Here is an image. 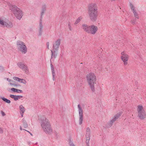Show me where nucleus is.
<instances>
[{"label": "nucleus", "mask_w": 146, "mask_h": 146, "mask_svg": "<svg viewBox=\"0 0 146 146\" xmlns=\"http://www.w3.org/2000/svg\"><path fill=\"white\" fill-rule=\"evenodd\" d=\"M41 127L43 131L47 134H51L52 129L48 119L44 116L42 117L40 119Z\"/></svg>", "instance_id": "nucleus-1"}, {"label": "nucleus", "mask_w": 146, "mask_h": 146, "mask_svg": "<svg viewBox=\"0 0 146 146\" xmlns=\"http://www.w3.org/2000/svg\"><path fill=\"white\" fill-rule=\"evenodd\" d=\"M98 7L95 3L91 4L89 6L88 13L90 19L92 21H95L97 19L98 16Z\"/></svg>", "instance_id": "nucleus-2"}, {"label": "nucleus", "mask_w": 146, "mask_h": 146, "mask_svg": "<svg viewBox=\"0 0 146 146\" xmlns=\"http://www.w3.org/2000/svg\"><path fill=\"white\" fill-rule=\"evenodd\" d=\"M6 2L9 7L10 9L11 10L15 17L18 19L20 20L23 15L22 11L16 6L12 5L7 1Z\"/></svg>", "instance_id": "nucleus-3"}, {"label": "nucleus", "mask_w": 146, "mask_h": 146, "mask_svg": "<svg viewBox=\"0 0 146 146\" xmlns=\"http://www.w3.org/2000/svg\"><path fill=\"white\" fill-rule=\"evenodd\" d=\"M86 79L92 91L93 92H94V83L96 80V76L93 73H90L87 74Z\"/></svg>", "instance_id": "nucleus-4"}, {"label": "nucleus", "mask_w": 146, "mask_h": 146, "mask_svg": "<svg viewBox=\"0 0 146 146\" xmlns=\"http://www.w3.org/2000/svg\"><path fill=\"white\" fill-rule=\"evenodd\" d=\"M137 111L139 118L141 120L145 119L146 117V112L142 105H139L137 106Z\"/></svg>", "instance_id": "nucleus-5"}, {"label": "nucleus", "mask_w": 146, "mask_h": 146, "mask_svg": "<svg viewBox=\"0 0 146 146\" xmlns=\"http://www.w3.org/2000/svg\"><path fill=\"white\" fill-rule=\"evenodd\" d=\"M17 47L19 51L23 54H25L27 52V48L25 45V43L23 42L18 40L16 43Z\"/></svg>", "instance_id": "nucleus-6"}, {"label": "nucleus", "mask_w": 146, "mask_h": 146, "mask_svg": "<svg viewBox=\"0 0 146 146\" xmlns=\"http://www.w3.org/2000/svg\"><path fill=\"white\" fill-rule=\"evenodd\" d=\"M78 108L79 116V124L81 125L83 121V110L80 104L78 105Z\"/></svg>", "instance_id": "nucleus-7"}, {"label": "nucleus", "mask_w": 146, "mask_h": 146, "mask_svg": "<svg viewBox=\"0 0 146 146\" xmlns=\"http://www.w3.org/2000/svg\"><path fill=\"white\" fill-rule=\"evenodd\" d=\"M2 21V24H0V25L8 28H11L13 27V25L12 22L8 20L4 21L3 20Z\"/></svg>", "instance_id": "nucleus-8"}, {"label": "nucleus", "mask_w": 146, "mask_h": 146, "mask_svg": "<svg viewBox=\"0 0 146 146\" xmlns=\"http://www.w3.org/2000/svg\"><path fill=\"white\" fill-rule=\"evenodd\" d=\"M122 112L120 111L115 115L114 116V117L111 120L109 123H108V124L109 125V127H111L113 123L119 118V116L122 114Z\"/></svg>", "instance_id": "nucleus-9"}, {"label": "nucleus", "mask_w": 146, "mask_h": 146, "mask_svg": "<svg viewBox=\"0 0 146 146\" xmlns=\"http://www.w3.org/2000/svg\"><path fill=\"white\" fill-rule=\"evenodd\" d=\"M121 60L124 62V64L125 65H126L127 64V61L128 60L129 56L125 53L124 52L121 53Z\"/></svg>", "instance_id": "nucleus-10"}, {"label": "nucleus", "mask_w": 146, "mask_h": 146, "mask_svg": "<svg viewBox=\"0 0 146 146\" xmlns=\"http://www.w3.org/2000/svg\"><path fill=\"white\" fill-rule=\"evenodd\" d=\"M61 40L59 39L56 40L53 44V50L58 51L60 44Z\"/></svg>", "instance_id": "nucleus-11"}, {"label": "nucleus", "mask_w": 146, "mask_h": 146, "mask_svg": "<svg viewBox=\"0 0 146 146\" xmlns=\"http://www.w3.org/2000/svg\"><path fill=\"white\" fill-rule=\"evenodd\" d=\"M17 65L20 68L25 71L26 72H28V69L27 66L24 64V63L22 62H19L17 63Z\"/></svg>", "instance_id": "nucleus-12"}, {"label": "nucleus", "mask_w": 146, "mask_h": 146, "mask_svg": "<svg viewBox=\"0 0 146 146\" xmlns=\"http://www.w3.org/2000/svg\"><path fill=\"white\" fill-rule=\"evenodd\" d=\"M98 30V28L97 26L94 25H90L89 33L94 35L96 33Z\"/></svg>", "instance_id": "nucleus-13"}, {"label": "nucleus", "mask_w": 146, "mask_h": 146, "mask_svg": "<svg viewBox=\"0 0 146 146\" xmlns=\"http://www.w3.org/2000/svg\"><path fill=\"white\" fill-rule=\"evenodd\" d=\"M130 6L131 10L133 11L135 17L137 19H139V17L138 16V14L137 13L133 5L131 3H130Z\"/></svg>", "instance_id": "nucleus-14"}, {"label": "nucleus", "mask_w": 146, "mask_h": 146, "mask_svg": "<svg viewBox=\"0 0 146 146\" xmlns=\"http://www.w3.org/2000/svg\"><path fill=\"white\" fill-rule=\"evenodd\" d=\"M42 20L40 19L39 23V27L38 30V33L39 35L41 36L42 35L43 32V26L42 25Z\"/></svg>", "instance_id": "nucleus-15"}, {"label": "nucleus", "mask_w": 146, "mask_h": 146, "mask_svg": "<svg viewBox=\"0 0 146 146\" xmlns=\"http://www.w3.org/2000/svg\"><path fill=\"white\" fill-rule=\"evenodd\" d=\"M90 26L86 24H83L82 25V28L85 32L88 33L90 30Z\"/></svg>", "instance_id": "nucleus-16"}, {"label": "nucleus", "mask_w": 146, "mask_h": 146, "mask_svg": "<svg viewBox=\"0 0 146 146\" xmlns=\"http://www.w3.org/2000/svg\"><path fill=\"white\" fill-rule=\"evenodd\" d=\"M46 5H44L42 6L41 11L40 12L41 17L40 19L42 20V16L43 15L46 10Z\"/></svg>", "instance_id": "nucleus-17"}, {"label": "nucleus", "mask_w": 146, "mask_h": 146, "mask_svg": "<svg viewBox=\"0 0 146 146\" xmlns=\"http://www.w3.org/2000/svg\"><path fill=\"white\" fill-rule=\"evenodd\" d=\"M57 51H55L54 50H51V61L53 59H55L56 58L57 56V54L56 53V52Z\"/></svg>", "instance_id": "nucleus-18"}, {"label": "nucleus", "mask_w": 146, "mask_h": 146, "mask_svg": "<svg viewBox=\"0 0 146 146\" xmlns=\"http://www.w3.org/2000/svg\"><path fill=\"white\" fill-rule=\"evenodd\" d=\"M90 129L88 127H87L86 129V137H90Z\"/></svg>", "instance_id": "nucleus-19"}, {"label": "nucleus", "mask_w": 146, "mask_h": 146, "mask_svg": "<svg viewBox=\"0 0 146 146\" xmlns=\"http://www.w3.org/2000/svg\"><path fill=\"white\" fill-rule=\"evenodd\" d=\"M11 91L14 92L18 93H22L23 91L20 90H17L14 88H11Z\"/></svg>", "instance_id": "nucleus-20"}, {"label": "nucleus", "mask_w": 146, "mask_h": 146, "mask_svg": "<svg viewBox=\"0 0 146 146\" xmlns=\"http://www.w3.org/2000/svg\"><path fill=\"white\" fill-rule=\"evenodd\" d=\"M22 122L23 123V125L24 127L25 128H26L28 127V124L26 120L24 119H22Z\"/></svg>", "instance_id": "nucleus-21"}, {"label": "nucleus", "mask_w": 146, "mask_h": 146, "mask_svg": "<svg viewBox=\"0 0 146 146\" xmlns=\"http://www.w3.org/2000/svg\"><path fill=\"white\" fill-rule=\"evenodd\" d=\"M19 110H20L21 112H22L24 113L25 111V108L22 105H21L19 107Z\"/></svg>", "instance_id": "nucleus-22"}, {"label": "nucleus", "mask_w": 146, "mask_h": 146, "mask_svg": "<svg viewBox=\"0 0 146 146\" xmlns=\"http://www.w3.org/2000/svg\"><path fill=\"white\" fill-rule=\"evenodd\" d=\"M10 97L11 98L14 99V100L15 101H16L18 100L17 96H15L11 94L10 95Z\"/></svg>", "instance_id": "nucleus-23"}, {"label": "nucleus", "mask_w": 146, "mask_h": 146, "mask_svg": "<svg viewBox=\"0 0 146 146\" xmlns=\"http://www.w3.org/2000/svg\"><path fill=\"white\" fill-rule=\"evenodd\" d=\"M1 99L3 101L8 104H10L11 103V101L10 100H9L4 97H1Z\"/></svg>", "instance_id": "nucleus-24"}, {"label": "nucleus", "mask_w": 146, "mask_h": 146, "mask_svg": "<svg viewBox=\"0 0 146 146\" xmlns=\"http://www.w3.org/2000/svg\"><path fill=\"white\" fill-rule=\"evenodd\" d=\"M82 19V17H79L75 21L74 23V25H76L77 24L81 21Z\"/></svg>", "instance_id": "nucleus-25"}, {"label": "nucleus", "mask_w": 146, "mask_h": 146, "mask_svg": "<svg viewBox=\"0 0 146 146\" xmlns=\"http://www.w3.org/2000/svg\"><path fill=\"white\" fill-rule=\"evenodd\" d=\"M50 62L51 63L50 66H51V70H52V73H54V72H55L54 68V66H53V65L52 64V62L51 61V60H50Z\"/></svg>", "instance_id": "nucleus-26"}, {"label": "nucleus", "mask_w": 146, "mask_h": 146, "mask_svg": "<svg viewBox=\"0 0 146 146\" xmlns=\"http://www.w3.org/2000/svg\"><path fill=\"white\" fill-rule=\"evenodd\" d=\"M69 144L70 146H75L74 144L71 141L70 139H69L68 141Z\"/></svg>", "instance_id": "nucleus-27"}, {"label": "nucleus", "mask_w": 146, "mask_h": 146, "mask_svg": "<svg viewBox=\"0 0 146 146\" xmlns=\"http://www.w3.org/2000/svg\"><path fill=\"white\" fill-rule=\"evenodd\" d=\"M10 84L11 85H13L14 87L15 86H17V85L15 84V82L13 80H11L10 83Z\"/></svg>", "instance_id": "nucleus-28"}, {"label": "nucleus", "mask_w": 146, "mask_h": 146, "mask_svg": "<svg viewBox=\"0 0 146 146\" xmlns=\"http://www.w3.org/2000/svg\"><path fill=\"white\" fill-rule=\"evenodd\" d=\"M20 80V81L19 82H20L24 84H26L27 82L25 79L21 78Z\"/></svg>", "instance_id": "nucleus-29"}, {"label": "nucleus", "mask_w": 146, "mask_h": 146, "mask_svg": "<svg viewBox=\"0 0 146 146\" xmlns=\"http://www.w3.org/2000/svg\"><path fill=\"white\" fill-rule=\"evenodd\" d=\"M13 78L14 80H15L17 82H19L20 81V80L21 78H18L17 77H13Z\"/></svg>", "instance_id": "nucleus-30"}, {"label": "nucleus", "mask_w": 146, "mask_h": 146, "mask_svg": "<svg viewBox=\"0 0 146 146\" xmlns=\"http://www.w3.org/2000/svg\"><path fill=\"white\" fill-rule=\"evenodd\" d=\"M86 137V145H89V141L90 139V137Z\"/></svg>", "instance_id": "nucleus-31"}, {"label": "nucleus", "mask_w": 146, "mask_h": 146, "mask_svg": "<svg viewBox=\"0 0 146 146\" xmlns=\"http://www.w3.org/2000/svg\"><path fill=\"white\" fill-rule=\"evenodd\" d=\"M68 27L69 30L70 31H72V28L71 27V24L70 23H69L68 25Z\"/></svg>", "instance_id": "nucleus-32"}, {"label": "nucleus", "mask_w": 146, "mask_h": 146, "mask_svg": "<svg viewBox=\"0 0 146 146\" xmlns=\"http://www.w3.org/2000/svg\"><path fill=\"white\" fill-rule=\"evenodd\" d=\"M4 70L3 67L1 66H0V72H2Z\"/></svg>", "instance_id": "nucleus-33"}, {"label": "nucleus", "mask_w": 146, "mask_h": 146, "mask_svg": "<svg viewBox=\"0 0 146 146\" xmlns=\"http://www.w3.org/2000/svg\"><path fill=\"white\" fill-rule=\"evenodd\" d=\"M52 79H53V80L54 81L55 80V77H54L55 75V72L52 73Z\"/></svg>", "instance_id": "nucleus-34"}, {"label": "nucleus", "mask_w": 146, "mask_h": 146, "mask_svg": "<svg viewBox=\"0 0 146 146\" xmlns=\"http://www.w3.org/2000/svg\"><path fill=\"white\" fill-rule=\"evenodd\" d=\"M136 21V20L135 19L131 21V23L133 25H134L135 24V22Z\"/></svg>", "instance_id": "nucleus-35"}, {"label": "nucleus", "mask_w": 146, "mask_h": 146, "mask_svg": "<svg viewBox=\"0 0 146 146\" xmlns=\"http://www.w3.org/2000/svg\"><path fill=\"white\" fill-rule=\"evenodd\" d=\"M49 42H47L46 43V47L48 49H49Z\"/></svg>", "instance_id": "nucleus-36"}, {"label": "nucleus", "mask_w": 146, "mask_h": 146, "mask_svg": "<svg viewBox=\"0 0 146 146\" xmlns=\"http://www.w3.org/2000/svg\"><path fill=\"white\" fill-rule=\"evenodd\" d=\"M3 132V130L2 129V128L0 127V133H2Z\"/></svg>", "instance_id": "nucleus-37"}, {"label": "nucleus", "mask_w": 146, "mask_h": 146, "mask_svg": "<svg viewBox=\"0 0 146 146\" xmlns=\"http://www.w3.org/2000/svg\"><path fill=\"white\" fill-rule=\"evenodd\" d=\"M1 113L2 115L3 116H5V113L4 112H3V111H1Z\"/></svg>", "instance_id": "nucleus-38"}, {"label": "nucleus", "mask_w": 146, "mask_h": 146, "mask_svg": "<svg viewBox=\"0 0 146 146\" xmlns=\"http://www.w3.org/2000/svg\"><path fill=\"white\" fill-rule=\"evenodd\" d=\"M25 131H27L28 132H29V133H30V135H31V136H33V135L31 133V132H29V131L26 130H25V129H23Z\"/></svg>", "instance_id": "nucleus-39"}, {"label": "nucleus", "mask_w": 146, "mask_h": 146, "mask_svg": "<svg viewBox=\"0 0 146 146\" xmlns=\"http://www.w3.org/2000/svg\"><path fill=\"white\" fill-rule=\"evenodd\" d=\"M18 99H20L23 98V96H17Z\"/></svg>", "instance_id": "nucleus-40"}, {"label": "nucleus", "mask_w": 146, "mask_h": 146, "mask_svg": "<svg viewBox=\"0 0 146 146\" xmlns=\"http://www.w3.org/2000/svg\"><path fill=\"white\" fill-rule=\"evenodd\" d=\"M7 81H8V82H11V81L12 80H11L10 79H9L8 78H7Z\"/></svg>", "instance_id": "nucleus-41"}, {"label": "nucleus", "mask_w": 146, "mask_h": 146, "mask_svg": "<svg viewBox=\"0 0 146 146\" xmlns=\"http://www.w3.org/2000/svg\"><path fill=\"white\" fill-rule=\"evenodd\" d=\"M2 19H1L0 18V24H2Z\"/></svg>", "instance_id": "nucleus-42"}, {"label": "nucleus", "mask_w": 146, "mask_h": 146, "mask_svg": "<svg viewBox=\"0 0 146 146\" xmlns=\"http://www.w3.org/2000/svg\"><path fill=\"white\" fill-rule=\"evenodd\" d=\"M21 117H23V113L22 112H21Z\"/></svg>", "instance_id": "nucleus-43"}, {"label": "nucleus", "mask_w": 146, "mask_h": 146, "mask_svg": "<svg viewBox=\"0 0 146 146\" xmlns=\"http://www.w3.org/2000/svg\"><path fill=\"white\" fill-rule=\"evenodd\" d=\"M20 129L21 130H22L23 129H22L21 127V126H20Z\"/></svg>", "instance_id": "nucleus-44"}, {"label": "nucleus", "mask_w": 146, "mask_h": 146, "mask_svg": "<svg viewBox=\"0 0 146 146\" xmlns=\"http://www.w3.org/2000/svg\"><path fill=\"white\" fill-rule=\"evenodd\" d=\"M111 1H115V0H111Z\"/></svg>", "instance_id": "nucleus-45"}, {"label": "nucleus", "mask_w": 146, "mask_h": 146, "mask_svg": "<svg viewBox=\"0 0 146 146\" xmlns=\"http://www.w3.org/2000/svg\"><path fill=\"white\" fill-rule=\"evenodd\" d=\"M86 146H89V145H86Z\"/></svg>", "instance_id": "nucleus-46"}]
</instances>
